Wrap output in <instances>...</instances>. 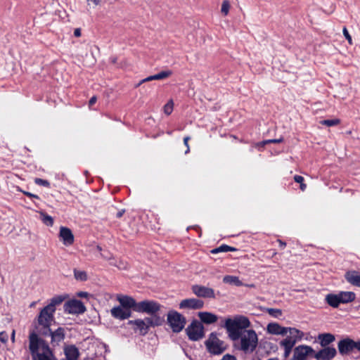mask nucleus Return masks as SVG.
<instances>
[{
  "mask_svg": "<svg viewBox=\"0 0 360 360\" xmlns=\"http://www.w3.org/2000/svg\"><path fill=\"white\" fill-rule=\"evenodd\" d=\"M250 326L249 319L244 316L227 319L224 327L229 338L233 341L240 340V349L244 352H252L257 347L258 338L256 332L246 330Z\"/></svg>",
  "mask_w": 360,
  "mask_h": 360,
  "instance_id": "f257e3e1",
  "label": "nucleus"
},
{
  "mask_svg": "<svg viewBox=\"0 0 360 360\" xmlns=\"http://www.w3.org/2000/svg\"><path fill=\"white\" fill-rule=\"evenodd\" d=\"M205 345L207 352L212 355H220L227 349V345L223 340L218 338L215 332L210 334L205 342Z\"/></svg>",
  "mask_w": 360,
  "mask_h": 360,
  "instance_id": "f03ea898",
  "label": "nucleus"
},
{
  "mask_svg": "<svg viewBox=\"0 0 360 360\" xmlns=\"http://www.w3.org/2000/svg\"><path fill=\"white\" fill-rule=\"evenodd\" d=\"M188 339L192 341H198L205 336L204 326L197 319H193L186 328Z\"/></svg>",
  "mask_w": 360,
  "mask_h": 360,
  "instance_id": "7ed1b4c3",
  "label": "nucleus"
},
{
  "mask_svg": "<svg viewBox=\"0 0 360 360\" xmlns=\"http://www.w3.org/2000/svg\"><path fill=\"white\" fill-rule=\"evenodd\" d=\"M167 321L174 333L181 332L186 323V318L176 311H171L168 313Z\"/></svg>",
  "mask_w": 360,
  "mask_h": 360,
  "instance_id": "20e7f679",
  "label": "nucleus"
},
{
  "mask_svg": "<svg viewBox=\"0 0 360 360\" xmlns=\"http://www.w3.org/2000/svg\"><path fill=\"white\" fill-rule=\"evenodd\" d=\"M54 313L55 311L49 309V307H44L41 309L37 316V322L44 330H49L52 322L55 321Z\"/></svg>",
  "mask_w": 360,
  "mask_h": 360,
  "instance_id": "39448f33",
  "label": "nucleus"
},
{
  "mask_svg": "<svg viewBox=\"0 0 360 360\" xmlns=\"http://www.w3.org/2000/svg\"><path fill=\"white\" fill-rule=\"evenodd\" d=\"M161 309V305L153 300H143L138 302L136 311L146 313L150 315L155 314Z\"/></svg>",
  "mask_w": 360,
  "mask_h": 360,
  "instance_id": "423d86ee",
  "label": "nucleus"
},
{
  "mask_svg": "<svg viewBox=\"0 0 360 360\" xmlns=\"http://www.w3.org/2000/svg\"><path fill=\"white\" fill-rule=\"evenodd\" d=\"M314 349L309 345H300L293 349L292 357L289 360H307L308 357H314Z\"/></svg>",
  "mask_w": 360,
  "mask_h": 360,
  "instance_id": "0eeeda50",
  "label": "nucleus"
},
{
  "mask_svg": "<svg viewBox=\"0 0 360 360\" xmlns=\"http://www.w3.org/2000/svg\"><path fill=\"white\" fill-rule=\"evenodd\" d=\"M41 334L45 336H51V344L53 347L58 346L65 337V329L62 327L58 328L54 331L49 328V330H44Z\"/></svg>",
  "mask_w": 360,
  "mask_h": 360,
  "instance_id": "6e6552de",
  "label": "nucleus"
},
{
  "mask_svg": "<svg viewBox=\"0 0 360 360\" xmlns=\"http://www.w3.org/2000/svg\"><path fill=\"white\" fill-rule=\"evenodd\" d=\"M64 310L68 314H80L86 311V307L82 301L72 300L65 303Z\"/></svg>",
  "mask_w": 360,
  "mask_h": 360,
  "instance_id": "1a4fd4ad",
  "label": "nucleus"
},
{
  "mask_svg": "<svg viewBox=\"0 0 360 360\" xmlns=\"http://www.w3.org/2000/svg\"><path fill=\"white\" fill-rule=\"evenodd\" d=\"M128 324L132 326L135 333H138L141 335H146L150 329L146 318L144 319L130 320L128 321Z\"/></svg>",
  "mask_w": 360,
  "mask_h": 360,
  "instance_id": "9d476101",
  "label": "nucleus"
},
{
  "mask_svg": "<svg viewBox=\"0 0 360 360\" xmlns=\"http://www.w3.org/2000/svg\"><path fill=\"white\" fill-rule=\"evenodd\" d=\"M354 340L349 338H346L338 342V348L339 353L344 356L347 355L355 349Z\"/></svg>",
  "mask_w": 360,
  "mask_h": 360,
  "instance_id": "9b49d317",
  "label": "nucleus"
},
{
  "mask_svg": "<svg viewBox=\"0 0 360 360\" xmlns=\"http://www.w3.org/2000/svg\"><path fill=\"white\" fill-rule=\"evenodd\" d=\"M337 354V350L333 347H323L319 352L314 354V357L316 360H331Z\"/></svg>",
  "mask_w": 360,
  "mask_h": 360,
  "instance_id": "f8f14e48",
  "label": "nucleus"
},
{
  "mask_svg": "<svg viewBox=\"0 0 360 360\" xmlns=\"http://www.w3.org/2000/svg\"><path fill=\"white\" fill-rule=\"evenodd\" d=\"M192 292L199 297L203 298H214L215 294L212 288L200 285H194L192 286Z\"/></svg>",
  "mask_w": 360,
  "mask_h": 360,
  "instance_id": "ddd939ff",
  "label": "nucleus"
},
{
  "mask_svg": "<svg viewBox=\"0 0 360 360\" xmlns=\"http://www.w3.org/2000/svg\"><path fill=\"white\" fill-rule=\"evenodd\" d=\"M117 300L120 302V306L131 311L133 309L136 311L138 302H136L132 297L124 295H117Z\"/></svg>",
  "mask_w": 360,
  "mask_h": 360,
  "instance_id": "4468645a",
  "label": "nucleus"
},
{
  "mask_svg": "<svg viewBox=\"0 0 360 360\" xmlns=\"http://www.w3.org/2000/svg\"><path fill=\"white\" fill-rule=\"evenodd\" d=\"M204 306V302L196 298L183 300L179 304L180 309H200Z\"/></svg>",
  "mask_w": 360,
  "mask_h": 360,
  "instance_id": "2eb2a0df",
  "label": "nucleus"
},
{
  "mask_svg": "<svg viewBox=\"0 0 360 360\" xmlns=\"http://www.w3.org/2000/svg\"><path fill=\"white\" fill-rule=\"evenodd\" d=\"M111 316L119 320H125L131 316V311L121 306L114 307L110 309Z\"/></svg>",
  "mask_w": 360,
  "mask_h": 360,
  "instance_id": "dca6fc26",
  "label": "nucleus"
},
{
  "mask_svg": "<svg viewBox=\"0 0 360 360\" xmlns=\"http://www.w3.org/2000/svg\"><path fill=\"white\" fill-rule=\"evenodd\" d=\"M30 345L29 349L33 357L36 356L38 352L39 349L40 348V345L41 344L42 339L39 338L37 334L35 333H32L29 336Z\"/></svg>",
  "mask_w": 360,
  "mask_h": 360,
  "instance_id": "f3484780",
  "label": "nucleus"
},
{
  "mask_svg": "<svg viewBox=\"0 0 360 360\" xmlns=\"http://www.w3.org/2000/svg\"><path fill=\"white\" fill-rule=\"evenodd\" d=\"M59 236L66 246H70L74 243V235L72 231L65 226L60 227Z\"/></svg>",
  "mask_w": 360,
  "mask_h": 360,
  "instance_id": "a211bd4d",
  "label": "nucleus"
},
{
  "mask_svg": "<svg viewBox=\"0 0 360 360\" xmlns=\"http://www.w3.org/2000/svg\"><path fill=\"white\" fill-rule=\"evenodd\" d=\"M317 340L322 347H328L330 344L335 340V337L332 333H324L319 334Z\"/></svg>",
  "mask_w": 360,
  "mask_h": 360,
  "instance_id": "6ab92c4d",
  "label": "nucleus"
},
{
  "mask_svg": "<svg viewBox=\"0 0 360 360\" xmlns=\"http://www.w3.org/2000/svg\"><path fill=\"white\" fill-rule=\"evenodd\" d=\"M172 75V72L171 70L161 71L160 72H159L156 75L149 76V77L141 80L136 86H139L145 82H150L152 80H161V79H166V78L170 77Z\"/></svg>",
  "mask_w": 360,
  "mask_h": 360,
  "instance_id": "aec40b11",
  "label": "nucleus"
},
{
  "mask_svg": "<svg viewBox=\"0 0 360 360\" xmlns=\"http://www.w3.org/2000/svg\"><path fill=\"white\" fill-rule=\"evenodd\" d=\"M267 332L273 335H285L288 328L283 327L277 323H270L266 327Z\"/></svg>",
  "mask_w": 360,
  "mask_h": 360,
  "instance_id": "412c9836",
  "label": "nucleus"
},
{
  "mask_svg": "<svg viewBox=\"0 0 360 360\" xmlns=\"http://www.w3.org/2000/svg\"><path fill=\"white\" fill-rule=\"evenodd\" d=\"M64 353L68 360H77L79 352L75 345H68L64 347Z\"/></svg>",
  "mask_w": 360,
  "mask_h": 360,
  "instance_id": "4be33fe9",
  "label": "nucleus"
},
{
  "mask_svg": "<svg viewBox=\"0 0 360 360\" xmlns=\"http://www.w3.org/2000/svg\"><path fill=\"white\" fill-rule=\"evenodd\" d=\"M346 281L352 285L360 288V274L356 271H349L345 275Z\"/></svg>",
  "mask_w": 360,
  "mask_h": 360,
  "instance_id": "5701e85b",
  "label": "nucleus"
},
{
  "mask_svg": "<svg viewBox=\"0 0 360 360\" xmlns=\"http://www.w3.org/2000/svg\"><path fill=\"white\" fill-rule=\"evenodd\" d=\"M201 323L205 324H212L218 320L217 315L207 311H200L198 314Z\"/></svg>",
  "mask_w": 360,
  "mask_h": 360,
  "instance_id": "b1692460",
  "label": "nucleus"
},
{
  "mask_svg": "<svg viewBox=\"0 0 360 360\" xmlns=\"http://www.w3.org/2000/svg\"><path fill=\"white\" fill-rule=\"evenodd\" d=\"M325 300L329 306L333 308H338L339 305L341 304L338 293H329L326 295Z\"/></svg>",
  "mask_w": 360,
  "mask_h": 360,
  "instance_id": "393cba45",
  "label": "nucleus"
},
{
  "mask_svg": "<svg viewBox=\"0 0 360 360\" xmlns=\"http://www.w3.org/2000/svg\"><path fill=\"white\" fill-rule=\"evenodd\" d=\"M341 304H347L356 299V294L350 291H340L338 292Z\"/></svg>",
  "mask_w": 360,
  "mask_h": 360,
  "instance_id": "a878e982",
  "label": "nucleus"
},
{
  "mask_svg": "<svg viewBox=\"0 0 360 360\" xmlns=\"http://www.w3.org/2000/svg\"><path fill=\"white\" fill-rule=\"evenodd\" d=\"M223 282L224 283L233 285L235 286H242L243 282L239 279L238 276H225L223 278Z\"/></svg>",
  "mask_w": 360,
  "mask_h": 360,
  "instance_id": "bb28decb",
  "label": "nucleus"
},
{
  "mask_svg": "<svg viewBox=\"0 0 360 360\" xmlns=\"http://www.w3.org/2000/svg\"><path fill=\"white\" fill-rule=\"evenodd\" d=\"M65 297L62 295H57L50 300V302L46 307H49L52 311H56V306L60 305L65 300Z\"/></svg>",
  "mask_w": 360,
  "mask_h": 360,
  "instance_id": "cd10ccee",
  "label": "nucleus"
},
{
  "mask_svg": "<svg viewBox=\"0 0 360 360\" xmlns=\"http://www.w3.org/2000/svg\"><path fill=\"white\" fill-rule=\"evenodd\" d=\"M237 249L234 247L229 246L226 244H222L220 246L210 250L212 254H218L219 252H235Z\"/></svg>",
  "mask_w": 360,
  "mask_h": 360,
  "instance_id": "c85d7f7f",
  "label": "nucleus"
},
{
  "mask_svg": "<svg viewBox=\"0 0 360 360\" xmlns=\"http://www.w3.org/2000/svg\"><path fill=\"white\" fill-rule=\"evenodd\" d=\"M152 317H146V321L149 328L162 325L163 319L156 314L151 315Z\"/></svg>",
  "mask_w": 360,
  "mask_h": 360,
  "instance_id": "c756f323",
  "label": "nucleus"
},
{
  "mask_svg": "<svg viewBox=\"0 0 360 360\" xmlns=\"http://www.w3.org/2000/svg\"><path fill=\"white\" fill-rule=\"evenodd\" d=\"M296 342H297L296 339H295L290 336H288L285 339L282 340L280 342V345H281V346L283 347L284 348L292 349V347L295 346Z\"/></svg>",
  "mask_w": 360,
  "mask_h": 360,
  "instance_id": "7c9ffc66",
  "label": "nucleus"
},
{
  "mask_svg": "<svg viewBox=\"0 0 360 360\" xmlns=\"http://www.w3.org/2000/svg\"><path fill=\"white\" fill-rule=\"evenodd\" d=\"M108 211L112 218L117 219L121 218L125 212L124 209L117 210L115 206H110Z\"/></svg>",
  "mask_w": 360,
  "mask_h": 360,
  "instance_id": "2f4dec72",
  "label": "nucleus"
},
{
  "mask_svg": "<svg viewBox=\"0 0 360 360\" xmlns=\"http://www.w3.org/2000/svg\"><path fill=\"white\" fill-rule=\"evenodd\" d=\"M288 331L290 332V337L296 339V341L300 340L304 337V333L297 328H288Z\"/></svg>",
  "mask_w": 360,
  "mask_h": 360,
  "instance_id": "473e14b6",
  "label": "nucleus"
},
{
  "mask_svg": "<svg viewBox=\"0 0 360 360\" xmlns=\"http://www.w3.org/2000/svg\"><path fill=\"white\" fill-rule=\"evenodd\" d=\"M74 276L76 280L86 281L88 278L87 274L84 271L74 269Z\"/></svg>",
  "mask_w": 360,
  "mask_h": 360,
  "instance_id": "72a5a7b5",
  "label": "nucleus"
},
{
  "mask_svg": "<svg viewBox=\"0 0 360 360\" xmlns=\"http://www.w3.org/2000/svg\"><path fill=\"white\" fill-rule=\"evenodd\" d=\"M265 311L274 318H280L282 314V310L280 309L266 308Z\"/></svg>",
  "mask_w": 360,
  "mask_h": 360,
  "instance_id": "f704fd0d",
  "label": "nucleus"
},
{
  "mask_svg": "<svg viewBox=\"0 0 360 360\" xmlns=\"http://www.w3.org/2000/svg\"><path fill=\"white\" fill-rule=\"evenodd\" d=\"M283 141V138L274 139H268V140H264L263 141L257 143V147H264L266 144H269V143H281Z\"/></svg>",
  "mask_w": 360,
  "mask_h": 360,
  "instance_id": "c9c22d12",
  "label": "nucleus"
},
{
  "mask_svg": "<svg viewBox=\"0 0 360 360\" xmlns=\"http://www.w3.org/2000/svg\"><path fill=\"white\" fill-rule=\"evenodd\" d=\"M40 218L41 221L46 225H53V219L45 212L40 213Z\"/></svg>",
  "mask_w": 360,
  "mask_h": 360,
  "instance_id": "e433bc0d",
  "label": "nucleus"
},
{
  "mask_svg": "<svg viewBox=\"0 0 360 360\" xmlns=\"http://www.w3.org/2000/svg\"><path fill=\"white\" fill-rule=\"evenodd\" d=\"M323 125H326L327 127H333L336 126L340 123V119H333V120H323L320 122Z\"/></svg>",
  "mask_w": 360,
  "mask_h": 360,
  "instance_id": "4c0bfd02",
  "label": "nucleus"
},
{
  "mask_svg": "<svg viewBox=\"0 0 360 360\" xmlns=\"http://www.w3.org/2000/svg\"><path fill=\"white\" fill-rule=\"evenodd\" d=\"M34 360H56V358L53 356L52 357L50 354L46 353L37 354V355L33 357Z\"/></svg>",
  "mask_w": 360,
  "mask_h": 360,
  "instance_id": "58836bf2",
  "label": "nucleus"
},
{
  "mask_svg": "<svg viewBox=\"0 0 360 360\" xmlns=\"http://www.w3.org/2000/svg\"><path fill=\"white\" fill-rule=\"evenodd\" d=\"M40 347L41 348V349L43 351L42 353H46L47 354H50L52 357H53V353L52 350L51 349L49 345L44 340L41 341Z\"/></svg>",
  "mask_w": 360,
  "mask_h": 360,
  "instance_id": "ea45409f",
  "label": "nucleus"
},
{
  "mask_svg": "<svg viewBox=\"0 0 360 360\" xmlns=\"http://www.w3.org/2000/svg\"><path fill=\"white\" fill-rule=\"evenodd\" d=\"M34 181L38 186H42L47 188H49L51 186L50 182L46 179L35 178Z\"/></svg>",
  "mask_w": 360,
  "mask_h": 360,
  "instance_id": "a19ab883",
  "label": "nucleus"
},
{
  "mask_svg": "<svg viewBox=\"0 0 360 360\" xmlns=\"http://www.w3.org/2000/svg\"><path fill=\"white\" fill-rule=\"evenodd\" d=\"M230 9V4L229 1H224L221 5V11L224 15H227Z\"/></svg>",
  "mask_w": 360,
  "mask_h": 360,
  "instance_id": "79ce46f5",
  "label": "nucleus"
},
{
  "mask_svg": "<svg viewBox=\"0 0 360 360\" xmlns=\"http://www.w3.org/2000/svg\"><path fill=\"white\" fill-rule=\"evenodd\" d=\"M173 101L171 100L169 101L166 105L164 106V112L166 115H169L173 110Z\"/></svg>",
  "mask_w": 360,
  "mask_h": 360,
  "instance_id": "37998d69",
  "label": "nucleus"
},
{
  "mask_svg": "<svg viewBox=\"0 0 360 360\" xmlns=\"http://www.w3.org/2000/svg\"><path fill=\"white\" fill-rule=\"evenodd\" d=\"M342 32H343V35L345 36V37L347 39V40L348 41L349 44H352V37L351 35L349 34L347 29L346 27H344L343 29H342Z\"/></svg>",
  "mask_w": 360,
  "mask_h": 360,
  "instance_id": "c03bdc74",
  "label": "nucleus"
},
{
  "mask_svg": "<svg viewBox=\"0 0 360 360\" xmlns=\"http://www.w3.org/2000/svg\"><path fill=\"white\" fill-rule=\"evenodd\" d=\"M191 139V137L188 136H186L184 138V144L186 147V150L185 151V154H188L190 152V146L188 144V141Z\"/></svg>",
  "mask_w": 360,
  "mask_h": 360,
  "instance_id": "a18cd8bd",
  "label": "nucleus"
},
{
  "mask_svg": "<svg viewBox=\"0 0 360 360\" xmlns=\"http://www.w3.org/2000/svg\"><path fill=\"white\" fill-rule=\"evenodd\" d=\"M22 192L23 193L24 195H25L26 196H27V197H29L30 198L39 199V197L37 195L33 194V193H30L28 191H22Z\"/></svg>",
  "mask_w": 360,
  "mask_h": 360,
  "instance_id": "49530a36",
  "label": "nucleus"
},
{
  "mask_svg": "<svg viewBox=\"0 0 360 360\" xmlns=\"http://www.w3.org/2000/svg\"><path fill=\"white\" fill-rule=\"evenodd\" d=\"M0 341L4 343L8 341V335L5 332L0 333Z\"/></svg>",
  "mask_w": 360,
  "mask_h": 360,
  "instance_id": "de8ad7c7",
  "label": "nucleus"
},
{
  "mask_svg": "<svg viewBox=\"0 0 360 360\" xmlns=\"http://www.w3.org/2000/svg\"><path fill=\"white\" fill-rule=\"evenodd\" d=\"M221 360H237V359L233 355L226 354L222 357Z\"/></svg>",
  "mask_w": 360,
  "mask_h": 360,
  "instance_id": "09e8293b",
  "label": "nucleus"
},
{
  "mask_svg": "<svg viewBox=\"0 0 360 360\" xmlns=\"http://www.w3.org/2000/svg\"><path fill=\"white\" fill-rule=\"evenodd\" d=\"M304 177L300 175H295L294 176V181L297 183L302 184L304 182Z\"/></svg>",
  "mask_w": 360,
  "mask_h": 360,
  "instance_id": "8fccbe9b",
  "label": "nucleus"
},
{
  "mask_svg": "<svg viewBox=\"0 0 360 360\" xmlns=\"http://www.w3.org/2000/svg\"><path fill=\"white\" fill-rule=\"evenodd\" d=\"M101 256L105 259H110L112 258L111 254L109 252L101 253Z\"/></svg>",
  "mask_w": 360,
  "mask_h": 360,
  "instance_id": "3c124183",
  "label": "nucleus"
},
{
  "mask_svg": "<svg viewBox=\"0 0 360 360\" xmlns=\"http://www.w3.org/2000/svg\"><path fill=\"white\" fill-rule=\"evenodd\" d=\"M96 101H97L96 96H92L89 101V106H92L93 105H94L96 103Z\"/></svg>",
  "mask_w": 360,
  "mask_h": 360,
  "instance_id": "603ef678",
  "label": "nucleus"
},
{
  "mask_svg": "<svg viewBox=\"0 0 360 360\" xmlns=\"http://www.w3.org/2000/svg\"><path fill=\"white\" fill-rule=\"evenodd\" d=\"M292 352V349L284 348V356L288 357Z\"/></svg>",
  "mask_w": 360,
  "mask_h": 360,
  "instance_id": "864d4df0",
  "label": "nucleus"
},
{
  "mask_svg": "<svg viewBox=\"0 0 360 360\" xmlns=\"http://www.w3.org/2000/svg\"><path fill=\"white\" fill-rule=\"evenodd\" d=\"M110 61L112 64L117 65V57H116V56L110 57Z\"/></svg>",
  "mask_w": 360,
  "mask_h": 360,
  "instance_id": "5fc2aeb1",
  "label": "nucleus"
},
{
  "mask_svg": "<svg viewBox=\"0 0 360 360\" xmlns=\"http://www.w3.org/2000/svg\"><path fill=\"white\" fill-rule=\"evenodd\" d=\"M74 35L77 37L81 36V30L79 28H76L74 31Z\"/></svg>",
  "mask_w": 360,
  "mask_h": 360,
  "instance_id": "6e6d98bb",
  "label": "nucleus"
},
{
  "mask_svg": "<svg viewBox=\"0 0 360 360\" xmlns=\"http://www.w3.org/2000/svg\"><path fill=\"white\" fill-rule=\"evenodd\" d=\"M355 349L360 352V340L358 341H354Z\"/></svg>",
  "mask_w": 360,
  "mask_h": 360,
  "instance_id": "4d7b16f0",
  "label": "nucleus"
},
{
  "mask_svg": "<svg viewBox=\"0 0 360 360\" xmlns=\"http://www.w3.org/2000/svg\"><path fill=\"white\" fill-rule=\"evenodd\" d=\"M277 241L279 243L280 247L281 249H284L286 246V243L285 242H283L282 240L278 239Z\"/></svg>",
  "mask_w": 360,
  "mask_h": 360,
  "instance_id": "13d9d810",
  "label": "nucleus"
},
{
  "mask_svg": "<svg viewBox=\"0 0 360 360\" xmlns=\"http://www.w3.org/2000/svg\"><path fill=\"white\" fill-rule=\"evenodd\" d=\"M300 188L302 191H304L307 188V185L304 184V182H302V184H300Z\"/></svg>",
  "mask_w": 360,
  "mask_h": 360,
  "instance_id": "bf43d9fd",
  "label": "nucleus"
},
{
  "mask_svg": "<svg viewBox=\"0 0 360 360\" xmlns=\"http://www.w3.org/2000/svg\"><path fill=\"white\" fill-rule=\"evenodd\" d=\"M88 295V293L86 292H80L79 293V296L82 297H86Z\"/></svg>",
  "mask_w": 360,
  "mask_h": 360,
  "instance_id": "052dcab7",
  "label": "nucleus"
},
{
  "mask_svg": "<svg viewBox=\"0 0 360 360\" xmlns=\"http://www.w3.org/2000/svg\"><path fill=\"white\" fill-rule=\"evenodd\" d=\"M96 249H97V250H98V251H99V252H101V251H102V248H101L100 245H97V246H96Z\"/></svg>",
  "mask_w": 360,
  "mask_h": 360,
  "instance_id": "680f3d73",
  "label": "nucleus"
},
{
  "mask_svg": "<svg viewBox=\"0 0 360 360\" xmlns=\"http://www.w3.org/2000/svg\"><path fill=\"white\" fill-rule=\"evenodd\" d=\"M191 228H195V229H197V228H199V226H188L186 231H188Z\"/></svg>",
  "mask_w": 360,
  "mask_h": 360,
  "instance_id": "e2e57ef3",
  "label": "nucleus"
},
{
  "mask_svg": "<svg viewBox=\"0 0 360 360\" xmlns=\"http://www.w3.org/2000/svg\"><path fill=\"white\" fill-rule=\"evenodd\" d=\"M14 337H15V333H14V331H13V334H12V337H11L12 340H14Z\"/></svg>",
  "mask_w": 360,
  "mask_h": 360,
  "instance_id": "0e129e2a",
  "label": "nucleus"
},
{
  "mask_svg": "<svg viewBox=\"0 0 360 360\" xmlns=\"http://www.w3.org/2000/svg\"><path fill=\"white\" fill-rule=\"evenodd\" d=\"M61 360H68V359H61Z\"/></svg>",
  "mask_w": 360,
  "mask_h": 360,
  "instance_id": "69168bd1",
  "label": "nucleus"
}]
</instances>
